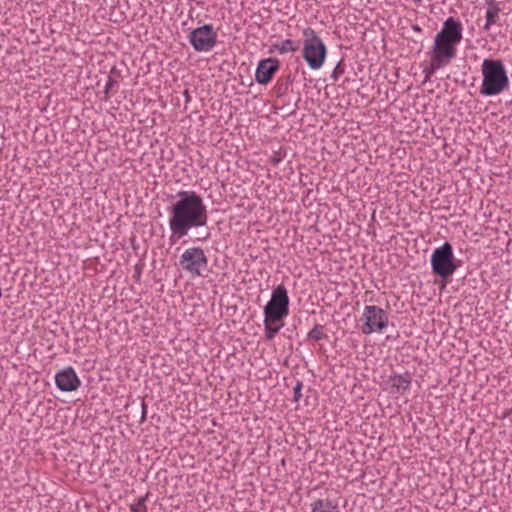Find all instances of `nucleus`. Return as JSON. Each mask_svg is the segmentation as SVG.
I'll list each match as a JSON object with an SVG mask.
<instances>
[{
  "mask_svg": "<svg viewBox=\"0 0 512 512\" xmlns=\"http://www.w3.org/2000/svg\"><path fill=\"white\" fill-rule=\"evenodd\" d=\"M178 199L168 208L170 241L175 243L191 229L207 226L208 211L202 197L194 191H180Z\"/></svg>",
  "mask_w": 512,
  "mask_h": 512,
  "instance_id": "f257e3e1",
  "label": "nucleus"
},
{
  "mask_svg": "<svg viewBox=\"0 0 512 512\" xmlns=\"http://www.w3.org/2000/svg\"><path fill=\"white\" fill-rule=\"evenodd\" d=\"M462 31L460 21L453 17L445 20L428 52L429 63L423 69L426 80H429L437 70L448 66L457 57V47L463 38Z\"/></svg>",
  "mask_w": 512,
  "mask_h": 512,
  "instance_id": "f03ea898",
  "label": "nucleus"
},
{
  "mask_svg": "<svg viewBox=\"0 0 512 512\" xmlns=\"http://www.w3.org/2000/svg\"><path fill=\"white\" fill-rule=\"evenodd\" d=\"M481 73L480 93L482 95H498L509 85V78L502 60L484 59L481 65Z\"/></svg>",
  "mask_w": 512,
  "mask_h": 512,
  "instance_id": "7ed1b4c3",
  "label": "nucleus"
},
{
  "mask_svg": "<svg viewBox=\"0 0 512 512\" xmlns=\"http://www.w3.org/2000/svg\"><path fill=\"white\" fill-rule=\"evenodd\" d=\"M302 35V57L312 70H318L325 63L327 47L321 37L311 27L303 29Z\"/></svg>",
  "mask_w": 512,
  "mask_h": 512,
  "instance_id": "20e7f679",
  "label": "nucleus"
},
{
  "mask_svg": "<svg viewBox=\"0 0 512 512\" xmlns=\"http://www.w3.org/2000/svg\"><path fill=\"white\" fill-rule=\"evenodd\" d=\"M430 264L432 273L446 281L460 267L461 261L455 258L452 245L445 242L434 249Z\"/></svg>",
  "mask_w": 512,
  "mask_h": 512,
  "instance_id": "39448f33",
  "label": "nucleus"
},
{
  "mask_svg": "<svg viewBox=\"0 0 512 512\" xmlns=\"http://www.w3.org/2000/svg\"><path fill=\"white\" fill-rule=\"evenodd\" d=\"M289 303L286 287L283 284L274 287L270 300L264 306V317L268 320H283L289 315Z\"/></svg>",
  "mask_w": 512,
  "mask_h": 512,
  "instance_id": "423d86ee",
  "label": "nucleus"
},
{
  "mask_svg": "<svg viewBox=\"0 0 512 512\" xmlns=\"http://www.w3.org/2000/svg\"><path fill=\"white\" fill-rule=\"evenodd\" d=\"M179 266L192 276L205 277L208 272V258L201 247H191L180 256Z\"/></svg>",
  "mask_w": 512,
  "mask_h": 512,
  "instance_id": "0eeeda50",
  "label": "nucleus"
},
{
  "mask_svg": "<svg viewBox=\"0 0 512 512\" xmlns=\"http://www.w3.org/2000/svg\"><path fill=\"white\" fill-rule=\"evenodd\" d=\"M361 321L363 322L361 331L365 335L382 332L389 324L387 313L381 307L375 305L364 307Z\"/></svg>",
  "mask_w": 512,
  "mask_h": 512,
  "instance_id": "6e6552de",
  "label": "nucleus"
},
{
  "mask_svg": "<svg viewBox=\"0 0 512 512\" xmlns=\"http://www.w3.org/2000/svg\"><path fill=\"white\" fill-rule=\"evenodd\" d=\"M216 41L217 34L210 24L194 29L189 35L190 44L194 50L198 52H208L212 50Z\"/></svg>",
  "mask_w": 512,
  "mask_h": 512,
  "instance_id": "1a4fd4ad",
  "label": "nucleus"
},
{
  "mask_svg": "<svg viewBox=\"0 0 512 512\" xmlns=\"http://www.w3.org/2000/svg\"><path fill=\"white\" fill-rule=\"evenodd\" d=\"M55 384L62 392H73L81 386V380L74 368L68 366L56 373Z\"/></svg>",
  "mask_w": 512,
  "mask_h": 512,
  "instance_id": "9d476101",
  "label": "nucleus"
},
{
  "mask_svg": "<svg viewBox=\"0 0 512 512\" xmlns=\"http://www.w3.org/2000/svg\"><path fill=\"white\" fill-rule=\"evenodd\" d=\"M279 68L280 63L276 58H266L259 61L255 72L256 81L262 85L268 84Z\"/></svg>",
  "mask_w": 512,
  "mask_h": 512,
  "instance_id": "9b49d317",
  "label": "nucleus"
},
{
  "mask_svg": "<svg viewBox=\"0 0 512 512\" xmlns=\"http://www.w3.org/2000/svg\"><path fill=\"white\" fill-rule=\"evenodd\" d=\"M412 381V377L409 372H404L403 374H393L388 378V383L391 388L396 392L403 394L410 388Z\"/></svg>",
  "mask_w": 512,
  "mask_h": 512,
  "instance_id": "f8f14e48",
  "label": "nucleus"
},
{
  "mask_svg": "<svg viewBox=\"0 0 512 512\" xmlns=\"http://www.w3.org/2000/svg\"><path fill=\"white\" fill-rule=\"evenodd\" d=\"M311 512H341L338 503L329 498L316 499L311 504Z\"/></svg>",
  "mask_w": 512,
  "mask_h": 512,
  "instance_id": "ddd939ff",
  "label": "nucleus"
},
{
  "mask_svg": "<svg viewBox=\"0 0 512 512\" xmlns=\"http://www.w3.org/2000/svg\"><path fill=\"white\" fill-rule=\"evenodd\" d=\"M282 321L283 320H268V318L264 317V333L267 340H273L279 333L280 329L283 327Z\"/></svg>",
  "mask_w": 512,
  "mask_h": 512,
  "instance_id": "4468645a",
  "label": "nucleus"
},
{
  "mask_svg": "<svg viewBox=\"0 0 512 512\" xmlns=\"http://www.w3.org/2000/svg\"><path fill=\"white\" fill-rule=\"evenodd\" d=\"M499 12H500L499 7L497 6V4L495 3L494 0H491V2L489 3V6L487 8V11H486V16H485L486 23L484 26L485 29H489L491 26L496 24L498 16H499Z\"/></svg>",
  "mask_w": 512,
  "mask_h": 512,
  "instance_id": "2eb2a0df",
  "label": "nucleus"
},
{
  "mask_svg": "<svg viewBox=\"0 0 512 512\" xmlns=\"http://www.w3.org/2000/svg\"><path fill=\"white\" fill-rule=\"evenodd\" d=\"M274 48L278 53L285 54L289 52H296L298 50V45L291 39H286L275 44Z\"/></svg>",
  "mask_w": 512,
  "mask_h": 512,
  "instance_id": "dca6fc26",
  "label": "nucleus"
},
{
  "mask_svg": "<svg viewBox=\"0 0 512 512\" xmlns=\"http://www.w3.org/2000/svg\"><path fill=\"white\" fill-rule=\"evenodd\" d=\"M323 326L320 324H316L309 332L308 338L314 341H320L328 338V335L323 331Z\"/></svg>",
  "mask_w": 512,
  "mask_h": 512,
  "instance_id": "f3484780",
  "label": "nucleus"
},
{
  "mask_svg": "<svg viewBox=\"0 0 512 512\" xmlns=\"http://www.w3.org/2000/svg\"><path fill=\"white\" fill-rule=\"evenodd\" d=\"M198 229L199 230L196 232L195 238L193 239V241L206 242L211 236L209 229L206 226L202 227V228H198Z\"/></svg>",
  "mask_w": 512,
  "mask_h": 512,
  "instance_id": "a211bd4d",
  "label": "nucleus"
},
{
  "mask_svg": "<svg viewBox=\"0 0 512 512\" xmlns=\"http://www.w3.org/2000/svg\"><path fill=\"white\" fill-rule=\"evenodd\" d=\"M302 388H303V382L300 380H297L296 385L293 388V401L298 403L302 397Z\"/></svg>",
  "mask_w": 512,
  "mask_h": 512,
  "instance_id": "6ab92c4d",
  "label": "nucleus"
},
{
  "mask_svg": "<svg viewBox=\"0 0 512 512\" xmlns=\"http://www.w3.org/2000/svg\"><path fill=\"white\" fill-rule=\"evenodd\" d=\"M148 495H149V493H147L144 496L139 497L137 502L130 506V509L131 508H135L137 510L147 509V507L145 505V502H146V500L148 498Z\"/></svg>",
  "mask_w": 512,
  "mask_h": 512,
  "instance_id": "aec40b11",
  "label": "nucleus"
},
{
  "mask_svg": "<svg viewBox=\"0 0 512 512\" xmlns=\"http://www.w3.org/2000/svg\"><path fill=\"white\" fill-rule=\"evenodd\" d=\"M117 85V81L112 77H108V80L105 84V93L109 94V92L113 89L114 86Z\"/></svg>",
  "mask_w": 512,
  "mask_h": 512,
  "instance_id": "412c9836",
  "label": "nucleus"
},
{
  "mask_svg": "<svg viewBox=\"0 0 512 512\" xmlns=\"http://www.w3.org/2000/svg\"><path fill=\"white\" fill-rule=\"evenodd\" d=\"M408 168L411 171H417L422 168V164H421V162H409Z\"/></svg>",
  "mask_w": 512,
  "mask_h": 512,
  "instance_id": "4be33fe9",
  "label": "nucleus"
},
{
  "mask_svg": "<svg viewBox=\"0 0 512 512\" xmlns=\"http://www.w3.org/2000/svg\"><path fill=\"white\" fill-rule=\"evenodd\" d=\"M141 407H142L141 421H144L146 419V414H147V405L145 404L144 401L142 402Z\"/></svg>",
  "mask_w": 512,
  "mask_h": 512,
  "instance_id": "5701e85b",
  "label": "nucleus"
},
{
  "mask_svg": "<svg viewBox=\"0 0 512 512\" xmlns=\"http://www.w3.org/2000/svg\"><path fill=\"white\" fill-rule=\"evenodd\" d=\"M141 270H142L141 266H139V265H136V266H135V274H134V277H136V278H137V280H139V279H140V276H141Z\"/></svg>",
  "mask_w": 512,
  "mask_h": 512,
  "instance_id": "b1692460",
  "label": "nucleus"
},
{
  "mask_svg": "<svg viewBox=\"0 0 512 512\" xmlns=\"http://www.w3.org/2000/svg\"><path fill=\"white\" fill-rule=\"evenodd\" d=\"M131 512H147V509L137 510L135 508L130 509Z\"/></svg>",
  "mask_w": 512,
  "mask_h": 512,
  "instance_id": "393cba45",
  "label": "nucleus"
},
{
  "mask_svg": "<svg viewBox=\"0 0 512 512\" xmlns=\"http://www.w3.org/2000/svg\"><path fill=\"white\" fill-rule=\"evenodd\" d=\"M413 30L417 31V32H420L421 28L418 25H415V26H413Z\"/></svg>",
  "mask_w": 512,
  "mask_h": 512,
  "instance_id": "a878e982",
  "label": "nucleus"
}]
</instances>
